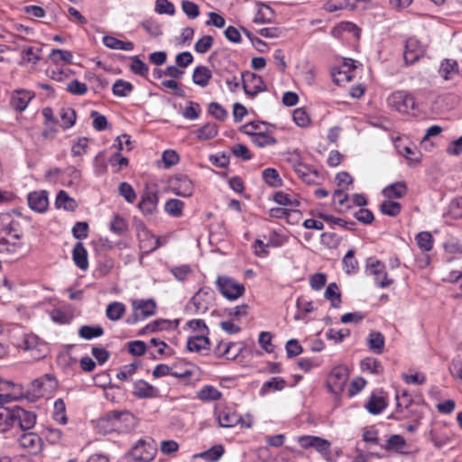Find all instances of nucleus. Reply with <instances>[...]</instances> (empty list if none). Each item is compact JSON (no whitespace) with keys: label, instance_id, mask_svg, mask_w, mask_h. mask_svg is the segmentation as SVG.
Listing matches in <instances>:
<instances>
[{"label":"nucleus","instance_id":"nucleus-47","mask_svg":"<svg viewBox=\"0 0 462 462\" xmlns=\"http://www.w3.org/2000/svg\"><path fill=\"white\" fill-rule=\"evenodd\" d=\"M130 70L138 76L146 77L149 71L148 66L138 56L131 57Z\"/></svg>","mask_w":462,"mask_h":462},{"label":"nucleus","instance_id":"nucleus-59","mask_svg":"<svg viewBox=\"0 0 462 462\" xmlns=\"http://www.w3.org/2000/svg\"><path fill=\"white\" fill-rule=\"evenodd\" d=\"M41 48L28 47L23 51V60L36 64L41 59Z\"/></svg>","mask_w":462,"mask_h":462},{"label":"nucleus","instance_id":"nucleus-57","mask_svg":"<svg viewBox=\"0 0 462 462\" xmlns=\"http://www.w3.org/2000/svg\"><path fill=\"white\" fill-rule=\"evenodd\" d=\"M208 113L219 121H224L227 117V111L217 102H211L208 105Z\"/></svg>","mask_w":462,"mask_h":462},{"label":"nucleus","instance_id":"nucleus-23","mask_svg":"<svg viewBox=\"0 0 462 462\" xmlns=\"http://www.w3.org/2000/svg\"><path fill=\"white\" fill-rule=\"evenodd\" d=\"M240 416L229 409H223L217 415V420L220 427H234L240 421Z\"/></svg>","mask_w":462,"mask_h":462},{"label":"nucleus","instance_id":"nucleus-42","mask_svg":"<svg viewBox=\"0 0 462 462\" xmlns=\"http://www.w3.org/2000/svg\"><path fill=\"white\" fill-rule=\"evenodd\" d=\"M298 313L295 315V319H301L303 316L311 312L314 310L313 302L307 300L305 297H300L297 300Z\"/></svg>","mask_w":462,"mask_h":462},{"label":"nucleus","instance_id":"nucleus-20","mask_svg":"<svg viewBox=\"0 0 462 462\" xmlns=\"http://www.w3.org/2000/svg\"><path fill=\"white\" fill-rule=\"evenodd\" d=\"M439 73L445 80L452 79L455 75L459 73L457 61L451 59L444 60L440 64Z\"/></svg>","mask_w":462,"mask_h":462},{"label":"nucleus","instance_id":"nucleus-6","mask_svg":"<svg viewBox=\"0 0 462 462\" xmlns=\"http://www.w3.org/2000/svg\"><path fill=\"white\" fill-rule=\"evenodd\" d=\"M348 370L344 365L334 367L327 379V386L332 393L338 394L343 392L348 379Z\"/></svg>","mask_w":462,"mask_h":462},{"label":"nucleus","instance_id":"nucleus-29","mask_svg":"<svg viewBox=\"0 0 462 462\" xmlns=\"http://www.w3.org/2000/svg\"><path fill=\"white\" fill-rule=\"evenodd\" d=\"M55 206L58 208H62L63 209H65L67 211H74L77 208L78 204H77L76 200L74 199H72L71 197H69L66 191L60 190L57 194L56 200H55Z\"/></svg>","mask_w":462,"mask_h":462},{"label":"nucleus","instance_id":"nucleus-39","mask_svg":"<svg viewBox=\"0 0 462 462\" xmlns=\"http://www.w3.org/2000/svg\"><path fill=\"white\" fill-rule=\"evenodd\" d=\"M402 205L399 202L393 200H384L380 205V211L382 214L389 217H396L401 213Z\"/></svg>","mask_w":462,"mask_h":462},{"label":"nucleus","instance_id":"nucleus-15","mask_svg":"<svg viewBox=\"0 0 462 462\" xmlns=\"http://www.w3.org/2000/svg\"><path fill=\"white\" fill-rule=\"evenodd\" d=\"M174 193L180 197H190L193 194L194 187L192 181L186 175H178L171 181Z\"/></svg>","mask_w":462,"mask_h":462},{"label":"nucleus","instance_id":"nucleus-54","mask_svg":"<svg viewBox=\"0 0 462 462\" xmlns=\"http://www.w3.org/2000/svg\"><path fill=\"white\" fill-rule=\"evenodd\" d=\"M286 385L285 380L281 377H273L271 380L265 382L261 389L262 393H265L270 389H273L276 391L282 390Z\"/></svg>","mask_w":462,"mask_h":462},{"label":"nucleus","instance_id":"nucleus-1","mask_svg":"<svg viewBox=\"0 0 462 462\" xmlns=\"http://www.w3.org/2000/svg\"><path fill=\"white\" fill-rule=\"evenodd\" d=\"M106 423H111L112 430L128 431L136 427L137 420L128 411H113L99 420L100 427H105Z\"/></svg>","mask_w":462,"mask_h":462},{"label":"nucleus","instance_id":"nucleus-11","mask_svg":"<svg viewBox=\"0 0 462 462\" xmlns=\"http://www.w3.org/2000/svg\"><path fill=\"white\" fill-rule=\"evenodd\" d=\"M293 170L298 177L306 184L314 185L318 183L319 173L310 166L302 163L301 162H297L293 164Z\"/></svg>","mask_w":462,"mask_h":462},{"label":"nucleus","instance_id":"nucleus-53","mask_svg":"<svg viewBox=\"0 0 462 462\" xmlns=\"http://www.w3.org/2000/svg\"><path fill=\"white\" fill-rule=\"evenodd\" d=\"M120 196H122L128 203H133L136 199V193L133 187L127 182H121L118 187Z\"/></svg>","mask_w":462,"mask_h":462},{"label":"nucleus","instance_id":"nucleus-62","mask_svg":"<svg viewBox=\"0 0 462 462\" xmlns=\"http://www.w3.org/2000/svg\"><path fill=\"white\" fill-rule=\"evenodd\" d=\"M182 11L187 14L189 19H195L199 15V7L197 4L189 1H181Z\"/></svg>","mask_w":462,"mask_h":462},{"label":"nucleus","instance_id":"nucleus-17","mask_svg":"<svg viewBox=\"0 0 462 462\" xmlns=\"http://www.w3.org/2000/svg\"><path fill=\"white\" fill-rule=\"evenodd\" d=\"M133 395L141 399H151L157 396V390L143 380L136 381L133 386Z\"/></svg>","mask_w":462,"mask_h":462},{"label":"nucleus","instance_id":"nucleus-4","mask_svg":"<svg viewBox=\"0 0 462 462\" xmlns=\"http://www.w3.org/2000/svg\"><path fill=\"white\" fill-rule=\"evenodd\" d=\"M241 77L243 89L249 97L254 98L259 93L266 90V85L261 76L254 72L244 71Z\"/></svg>","mask_w":462,"mask_h":462},{"label":"nucleus","instance_id":"nucleus-43","mask_svg":"<svg viewBox=\"0 0 462 462\" xmlns=\"http://www.w3.org/2000/svg\"><path fill=\"white\" fill-rule=\"evenodd\" d=\"M49 58L54 63L64 61L66 63H72L73 55L69 51H64L60 49H53L49 55Z\"/></svg>","mask_w":462,"mask_h":462},{"label":"nucleus","instance_id":"nucleus-26","mask_svg":"<svg viewBox=\"0 0 462 462\" xmlns=\"http://www.w3.org/2000/svg\"><path fill=\"white\" fill-rule=\"evenodd\" d=\"M367 346L375 354H382L384 349V337L381 332L372 331L367 337Z\"/></svg>","mask_w":462,"mask_h":462},{"label":"nucleus","instance_id":"nucleus-52","mask_svg":"<svg viewBox=\"0 0 462 462\" xmlns=\"http://www.w3.org/2000/svg\"><path fill=\"white\" fill-rule=\"evenodd\" d=\"M216 284L218 289H245L244 285L228 276H218Z\"/></svg>","mask_w":462,"mask_h":462},{"label":"nucleus","instance_id":"nucleus-21","mask_svg":"<svg viewBox=\"0 0 462 462\" xmlns=\"http://www.w3.org/2000/svg\"><path fill=\"white\" fill-rule=\"evenodd\" d=\"M236 346V343L220 341L215 348V353L218 356H224L228 360L236 359L242 352V347H238L236 353H231V348Z\"/></svg>","mask_w":462,"mask_h":462},{"label":"nucleus","instance_id":"nucleus-25","mask_svg":"<svg viewBox=\"0 0 462 462\" xmlns=\"http://www.w3.org/2000/svg\"><path fill=\"white\" fill-rule=\"evenodd\" d=\"M407 186L404 181L393 183L383 189V194L388 199H402L407 194Z\"/></svg>","mask_w":462,"mask_h":462},{"label":"nucleus","instance_id":"nucleus-56","mask_svg":"<svg viewBox=\"0 0 462 462\" xmlns=\"http://www.w3.org/2000/svg\"><path fill=\"white\" fill-rule=\"evenodd\" d=\"M6 225H9V236H12L13 238L16 240L22 239L23 233L20 225L19 220L15 219L12 214H10V222H6Z\"/></svg>","mask_w":462,"mask_h":462},{"label":"nucleus","instance_id":"nucleus-55","mask_svg":"<svg viewBox=\"0 0 462 462\" xmlns=\"http://www.w3.org/2000/svg\"><path fill=\"white\" fill-rule=\"evenodd\" d=\"M364 370H368L372 374H379L383 372V366L379 361L374 358L367 357L361 362Z\"/></svg>","mask_w":462,"mask_h":462},{"label":"nucleus","instance_id":"nucleus-58","mask_svg":"<svg viewBox=\"0 0 462 462\" xmlns=\"http://www.w3.org/2000/svg\"><path fill=\"white\" fill-rule=\"evenodd\" d=\"M293 121L300 127H306L310 123V118L304 108H297L292 114Z\"/></svg>","mask_w":462,"mask_h":462},{"label":"nucleus","instance_id":"nucleus-45","mask_svg":"<svg viewBox=\"0 0 462 462\" xmlns=\"http://www.w3.org/2000/svg\"><path fill=\"white\" fill-rule=\"evenodd\" d=\"M418 246L424 252L430 251L433 245V237L430 232H420L416 237Z\"/></svg>","mask_w":462,"mask_h":462},{"label":"nucleus","instance_id":"nucleus-34","mask_svg":"<svg viewBox=\"0 0 462 462\" xmlns=\"http://www.w3.org/2000/svg\"><path fill=\"white\" fill-rule=\"evenodd\" d=\"M134 90L132 83L124 79H116L112 87V92L116 97H127Z\"/></svg>","mask_w":462,"mask_h":462},{"label":"nucleus","instance_id":"nucleus-48","mask_svg":"<svg viewBox=\"0 0 462 462\" xmlns=\"http://www.w3.org/2000/svg\"><path fill=\"white\" fill-rule=\"evenodd\" d=\"M125 311L124 304L120 302L110 303L106 308V316L110 320H118Z\"/></svg>","mask_w":462,"mask_h":462},{"label":"nucleus","instance_id":"nucleus-18","mask_svg":"<svg viewBox=\"0 0 462 462\" xmlns=\"http://www.w3.org/2000/svg\"><path fill=\"white\" fill-rule=\"evenodd\" d=\"M34 94L24 89L15 90L12 96L11 103L18 111L26 109L28 103L33 98Z\"/></svg>","mask_w":462,"mask_h":462},{"label":"nucleus","instance_id":"nucleus-36","mask_svg":"<svg viewBox=\"0 0 462 462\" xmlns=\"http://www.w3.org/2000/svg\"><path fill=\"white\" fill-rule=\"evenodd\" d=\"M343 269L346 273H356L358 269V262L355 257V251L350 249L346 252L342 260Z\"/></svg>","mask_w":462,"mask_h":462},{"label":"nucleus","instance_id":"nucleus-60","mask_svg":"<svg viewBox=\"0 0 462 462\" xmlns=\"http://www.w3.org/2000/svg\"><path fill=\"white\" fill-rule=\"evenodd\" d=\"M213 42L212 36L204 35L195 43V51L198 53L204 54L212 47Z\"/></svg>","mask_w":462,"mask_h":462},{"label":"nucleus","instance_id":"nucleus-33","mask_svg":"<svg viewBox=\"0 0 462 462\" xmlns=\"http://www.w3.org/2000/svg\"><path fill=\"white\" fill-rule=\"evenodd\" d=\"M386 405V401L383 397L372 395L365 407L370 413L378 414L384 410Z\"/></svg>","mask_w":462,"mask_h":462},{"label":"nucleus","instance_id":"nucleus-14","mask_svg":"<svg viewBox=\"0 0 462 462\" xmlns=\"http://www.w3.org/2000/svg\"><path fill=\"white\" fill-rule=\"evenodd\" d=\"M21 448L28 450L30 453L36 454L42 449V439L34 432L23 433L18 439Z\"/></svg>","mask_w":462,"mask_h":462},{"label":"nucleus","instance_id":"nucleus-30","mask_svg":"<svg viewBox=\"0 0 462 462\" xmlns=\"http://www.w3.org/2000/svg\"><path fill=\"white\" fill-rule=\"evenodd\" d=\"M224 447L222 445H215L209 449L195 455V457H200L207 462H217L224 454Z\"/></svg>","mask_w":462,"mask_h":462},{"label":"nucleus","instance_id":"nucleus-35","mask_svg":"<svg viewBox=\"0 0 462 462\" xmlns=\"http://www.w3.org/2000/svg\"><path fill=\"white\" fill-rule=\"evenodd\" d=\"M273 18V10L265 4H259L257 13L254 18L255 23H267Z\"/></svg>","mask_w":462,"mask_h":462},{"label":"nucleus","instance_id":"nucleus-63","mask_svg":"<svg viewBox=\"0 0 462 462\" xmlns=\"http://www.w3.org/2000/svg\"><path fill=\"white\" fill-rule=\"evenodd\" d=\"M127 228V223L124 217L119 215H115L110 223V230L117 235H121Z\"/></svg>","mask_w":462,"mask_h":462},{"label":"nucleus","instance_id":"nucleus-61","mask_svg":"<svg viewBox=\"0 0 462 462\" xmlns=\"http://www.w3.org/2000/svg\"><path fill=\"white\" fill-rule=\"evenodd\" d=\"M66 90L73 95L82 96L88 92V87L85 83L73 79L67 85Z\"/></svg>","mask_w":462,"mask_h":462},{"label":"nucleus","instance_id":"nucleus-5","mask_svg":"<svg viewBox=\"0 0 462 462\" xmlns=\"http://www.w3.org/2000/svg\"><path fill=\"white\" fill-rule=\"evenodd\" d=\"M132 307L134 310V313L132 317L129 318L128 322L136 323L139 319H143L145 318L154 315L156 310V303L152 299H136L133 300Z\"/></svg>","mask_w":462,"mask_h":462},{"label":"nucleus","instance_id":"nucleus-41","mask_svg":"<svg viewBox=\"0 0 462 462\" xmlns=\"http://www.w3.org/2000/svg\"><path fill=\"white\" fill-rule=\"evenodd\" d=\"M198 398L202 401H217L221 398V393L211 385H206L198 393Z\"/></svg>","mask_w":462,"mask_h":462},{"label":"nucleus","instance_id":"nucleus-38","mask_svg":"<svg viewBox=\"0 0 462 462\" xmlns=\"http://www.w3.org/2000/svg\"><path fill=\"white\" fill-rule=\"evenodd\" d=\"M217 125L214 123H207L197 130V136L199 140H210L217 136Z\"/></svg>","mask_w":462,"mask_h":462},{"label":"nucleus","instance_id":"nucleus-2","mask_svg":"<svg viewBox=\"0 0 462 462\" xmlns=\"http://www.w3.org/2000/svg\"><path fill=\"white\" fill-rule=\"evenodd\" d=\"M365 272L368 275H372L376 285L380 287H387L393 284V279L388 276L384 264L373 257L366 260Z\"/></svg>","mask_w":462,"mask_h":462},{"label":"nucleus","instance_id":"nucleus-27","mask_svg":"<svg viewBox=\"0 0 462 462\" xmlns=\"http://www.w3.org/2000/svg\"><path fill=\"white\" fill-rule=\"evenodd\" d=\"M245 134L251 136L252 142L258 147L273 145L277 143L276 139L267 134L266 132L245 131Z\"/></svg>","mask_w":462,"mask_h":462},{"label":"nucleus","instance_id":"nucleus-24","mask_svg":"<svg viewBox=\"0 0 462 462\" xmlns=\"http://www.w3.org/2000/svg\"><path fill=\"white\" fill-rule=\"evenodd\" d=\"M208 333L193 336L189 338L187 347L191 352H200L203 349H208L209 346V339L207 337Z\"/></svg>","mask_w":462,"mask_h":462},{"label":"nucleus","instance_id":"nucleus-8","mask_svg":"<svg viewBox=\"0 0 462 462\" xmlns=\"http://www.w3.org/2000/svg\"><path fill=\"white\" fill-rule=\"evenodd\" d=\"M387 103L389 106L394 108L400 113H408L415 107L414 97L404 91H396L393 93L387 98Z\"/></svg>","mask_w":462,"mask_h":462},{"label":"nucleus","instance_id":"nucleus-7","mask_svg":"<svg viewBox=\"0 0 462 462\" xmlns=\"http://www.w3.org/2000/svg\"><path fill=\"white\" fill-rule=\"evenodd\" d=\"M156 446L152 439L143 440L140 439L134 447L131 449V457L134 461L150 462L156 454Z\"/></svg>","mask_w":462,"mask_h":462},{"label":"nucleus","instance_id":"nucleus-37","mask_svg":"<svg viewBox=\"0 0 462 462\" xmlns=\"http://www.w3.org/2000/svg\"><path fill=\"white\" fill-rule=\"evenodd\" d=\"M262 176L266 184L271 187L278 188L282 185V180L278 171L273 168H267L263 171Z\"/></svg>","mask_w":462,"mask_h":462},{"label":"nucleus","instance_id":"nucleus-31","mask_svg":"<svg viewBox=\"0 0 462 462\" xmlns=\"http://www.w3.org/2000/svg\"><path fill=\"white\" fill-rule=\"evenodd\" d=\"M14 423L13 407L0 406V432L7 431Z\"/></svg>","mask_w":462,"mask_h":462},{"label":"nucleus","instance_id":"nucleus-13","mask_svg":"<svg viewBox=\"0 0 462 462\" xmlns=\"http://www.w3.org/2000/svg\"><path fill=\"white\" fill-rule=\"evenodd\" d=\"M157 204V192L147 189L142 194L138 208L143 215L151 216L156 211Z\"/></svg>","mask_w":462,"mask_h":462},{"label":"nucleus","instance_id":"nucleus-32","mask_svg":"<svg viewBox=\"0 0 462 462\" xmlns=\"http://www.w3.org/2000/svg\"><path fill=\"white\" fill-rule=\"evenodd\" d=\"M60 116L61 120L60 126L63 129H69L72 127L77 119L76 111L71 107H62L60 110Z\"/></svg>","mask_w":462,"mask_h":462},{"label":"nucleus","instance_id":"nucleus-49","mask_svg":"<svg viewBox=\"0 0 462 462\" xmlns=\"http://www.w3.org/2000/svg\"><path fill=\"white\" fill-rule=\"evenodd\" d=\"M312 448H314L319 453H320L326 460L330 461V458H329L330 442L328 440L324 439L319 437H316V439H314Z\"/></svg>","mask_w":462,"mask_h":462},{"label":"nucleus","instance_id":"nucleus-3","mask_svg":"<svg viewBox=\"0 0 462 462\" xmlns=\"http://www.w3.org/2000/svg\"><path fill=\"white\" fill-rule=\"evenodd\" d=\"M213 302L214 294L212 291H197L188 303L187 310L194 314H204L213 306Z\"/></svg>","mask_w":462,"mask_h":462},{"label":"nucleus","instance_id":"nucleus-28","mask_svg":"<svg viewBox=\"0 0 462 462\" xmlns=\"http://www.w3.org/2000/svg\"><path fill=\"white\" fill-rule=\"evenodd\" d=\"M103 43L105 46H106L109 49L112 50H123L130 51L134 49V44L132 42H124L121 40L116 39L114 36H104L103 37Z\"/></svg>","mask_w":462,"mask_h":462},{"label":"nucleus","instance_id":"nucleus-50","mask_svg":"<svg viewBox=\"0 0 462 462\" xmlns=\"http://www.w3.org/2000/svg\"><path fill=\"white\" fill-rule=\"evenodd\" d=\"M5 220L10 222V213H0V245L7 244L6 236H9V225L5 224Z\"/></svg>","mask_w":462,"mask_h":462},{"label":"nucleus","instance_id":"nucleus-51","mask_svg":"<svg viewBox=\"0 0 462 462\" xmlns=\"http://www.w3.org/2000/svg\"><path fill=\"white\" fill-rule=\"evenodd\" d=\"M46 345L43 341H42L37 336L35 335H26L23 341V347L26 351H32L35 350L36 348L41 346H44Z\"/></svg>","mask_w":462,"mask_h":462},{"label":"nucleus","instance_id":"nucleus-10","mask_svg":"<svg viewBox=\"0 0 462 462\" xmlns=\"http://www.w3.org/2000/svg\"><path fill=\"white\" fill-rule=\"evenodd\" d=\"M425 49L414 38H409L405 43L403 59L406 65H412L424 56Z\"/></svg>","mask_w":462,"mask_h":462},{"label":"nucleus","instance_id":"nucleus-64","mask_svg":"<svg viewBox=\"0 0 462 462\" xmlns=\"http://www.w3.org/2000/svg\"><path fill=\"white\" fill-rule=\"evenodd\" d=\"M90 116L93 118V127L96 130L103 131L106 129L108 122L105 116L99 114L97 111H92Z\"/></svg>","mask_w":462,"mask_h":462},{"label":"nucleus","instance_id":"nucleus-19","mask_svg":"<svg viewBox=\"0 0 462 462\" xmlns=\"http://www.w3.org/2000/svg\"><path fill=\"white\" fill-rule=\"evenodd\" d=\"M72 259L79 269L86 270L88 267V252L82 242H77L74 245Z\"/></svg>","mask_w":462,"mask_h":462},{"label":"nucleus","instance_id":"nucleus-16","mask_svg":"<svg viewBox=\"0 0 462 462\" xmlns=\"http://www.w3.org/2000/svg\"><path fill=\"white\" fill-rule=\"evenodd\" d=\"M30 208L38 213H44L49 205L48 195L45 190L32 191L28 195Z\"/></svg>","mask_w":462,"mask_h":462},{"label":"nucleus","instance_id":"nucleus-46","mask_svg":"<svg viewBox=\"0 0 462 462\" xmlns=\"http://www.w3.org/2000/svg\"><path fill=\"white\" fill-rule=\"evenodd\" d=\"M104 329L100 326H82L79 330V335L85 339L101 337Z\"/></svg>","mask_w":462,"mask_h":462},{"label":"nucleus","instance_id":"nucleus-9","mask_svg":"<svg viewBox=\"0 0 462 462\" xmlns=\"http://www.w3.org/2000/svg\"><path fill=\"white\" fill-rule=\"evenodd\" d=\"M31 386L33 394L40 397L51 393L57 387V380L53 374H46L32 382Z\"/></svg>","mask_w":462,"mask_h":462},{"label":"nucleus","instance_id":"nucleus-40","mask_svg":"<svg viewBox=\"0 0 462 462\" xmlns=\"http://www.w3.org/2000/svg\"><path fill=\"white\" fill-rule=\"evenodd\" d=\"M184 203L177 199H168L165 203V211L171 217H179L182 215Z\"/></svg>","mask_w":462,"mask_h":462},{"label":"nucleus","instance_id":"nucleus-12","mask_svg":"<svg viewBox=\"0 0 462 462\" xmlns=\"http://www.w3.org/2000/svg\"><path fill=\"white\" fill-rule=\"evenodd\" d=\"M14 422L17 421L23 430H31L36 422V415L19 406L13 407Z\"/></svg>","mask_w":462,"mask_h":462},{"label":"nucleus","instance_id":"nucleus-22","mask_svg":"<svg viewBox=\"0 0 462 462\" xmlns=\"http://www.w3.org/2000/svg\"><path fill=\"white\" fill-rule=\"evenodd\" d=\"M212 78L211 70L206 66H198L192 75V80L194 84L205 88L208 85L210 79Z\"/></svg>","mask_w":462,"mask_h":462},{"label":"nucleus","instance_id":"nucleus-44","mask_svg":"<svg viewBox=\"0 0 462 462\" xmlns=\"http://www.w3.org/2000/svg\"><path fill=\"white\" fill-rule=\"evenodd\" d=\"M319 217L322 218L327 222H330L332 224L337 225L347 230H354V226H356V222L354 221H346L343 218L336 217L331 215H328L325 213H319Z\"/></svg>","mask_w":462,"mask_h":462}]
</instances>
